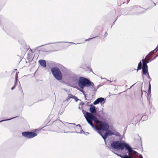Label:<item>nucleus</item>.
I'll use <instances>...</instances> for the list:
<instances>
[{
    "label": "nucleus",
    "mask_w": 158,
    "mask_h": 158,
    "mask_svg": "<svg viewBox=\"0 0 158 158\" xmlns=\"http://www.w3.org/2000/svg\"><path fill=\"white\" fill-rule=\"evenodd\" d=\"M65 72L66 73L70 74L71 76V78L72 79V81L74 82H76L78 81V77L77 75L74 74L73 73L71 72L69 70L66 69Z\"/></svg>",
    "instance_id": "8"
},
{
    "label": "nucleus",
    "mask_w": 158,
    "mask_h": 158,
    "mask_svg": "<svg viewBox=\"0 0 158 158\" xmlns=\"http://www.w3.org/2000/svg\"><path fill=\"white\" fill-rule=\"evenodd\" d=\"M105 99L103 98H97L93 103V104L96 105L99 103H102L105 101Z\"/></svg>",
    "instance_id": "10"
},
{
    "label": "nucleus",
    "mask_w": 158,
    "mask_h": 158,
    "mask_svg": "<svg viewBox=\"0 0 158 158\" xmlns=\"http://www.w3.org/2000/svg\"><path fill=\"white\" fill-rule=\"evenodd\" d=\"M104 79H107L106 78H104Z\"/></svg>",
    "instance_id": "46"
},
{
    "label": "nucleus",
    "mask_w": 158,
    "mask_h": 158,
    "mask_svg": "<svg viewBox=\"0 0 158 158\" xmlns=\"http://www.w3.org/2000/svg\"><path fill=\"white\" fill-rule=\"evenodd\" d=\"M114 135L119 137H121V135L118 132H116L114 133Z\"/></svg>",
    "instance_id": "22"
},
{
    "label": "nucleus",
    "mask_w": 158,
    "mask_h": 158,
    "mask_svg": "<svg viewBox=\"0 0 158 158\" xmlns=\"http://www.w3.org/2000/svg\"><path fill=\"white\" fill-rule=\"evenodd\" d=\"M147 97L148 101L149 102V105H151L152 103H151V102H150L151 95L150 94H149L148 93V94L147 95Z\"/></svg>",
    "instance_id": "17"
},
{
    "label": "nucleus",
    "mask_w": 158,
    "mask_h": 158,
    "mask_svg": "<svg viewBox=\"0 0 158 158\" xmlns=\"http://www.w3.org/2000/svg\"><path fill=\"white\" fill-rule=\"evenodd\" d=\"M51 71L54 77L57 80H61L62 78V73L57 67H54L51 69Z\"/></svg>",
    "instance_id": "4"
},
{
    "label": "nucleus",
    "mask_w": 158,
    "mask_h": 158,
    "mask_svg": "<svg viewBox=\"0 0 158 158\" xmlns=\"http://www.w3.org/2000/svg\"><path fill=\"white\" fill-rule=\"evenodd\" d=\"M99 85H98V86H97V88H95L96 89V91L97 90V89H98V88H99Z\"/></svg>",
    "instance_id": "36"
},
{
    "label": "nucleus",
    "mask_w": 158,
    "mask_h": 158,
    "mask_svg": "<svg viewBox=\"0 0 158 158\" xmlns=\"http://www.w3.org/2000/svg\"><path fill=\"white\" fill-rule=\"evenodd\" d=\"M142 61L143 63V67L142 68H148V66L147 65L148 64L146 61V58L143 59L142 60Z\"/></svg>",
    "instance_id": "14"
},
{
    "label": "nucleus",
    "mask_w": 158,
    "mask_h": 158,
    "mask_svg": "<svg viewBox=\"0 0 158 158\" xmlns=\"http://www.w3.org/2000/svg\"><path fill=\"white\" fill-rule=\"evenodd\" d=\"M22 135L23 136L28 139L32 138L37 135L36 133L29 131L23 132Z\"/></svg>",
    "instance_id": "7"
},
{
    "label": "nucleus",
    "mask_w": 158,
    "mask_h": 158,
    "mask_svg": "<svg viewBox=\"0 0 158 158\" xmlns=\"http://www.w3.org/2000/svg\"><path fill=\"white\" fill-rule=\"evenodd\" d=\"M84 133L86 135H88L89 134V133L88 132H85V133Z\"/></svg>",
    "instance_id": "32"
},
{
    "label": "nucleus",
    "mask_w": 158,
    "mask_h": 158,
    "mask_svg": "<svg viewBox=\"0 0 158 158\" xmlns=\"http://www.w3.org/2000/svg\"><path fill=\"white\" fill-rule=\"evenodd\" d=\"M152 55H151V54L149 55L147 57H146V56L145 58H146V61L147 63L152 61Z\"/></svg>",
    "instance_id": "12"
},
{
    "label": "nucleus",
    "mask_w": 158,
    "mask_h": 158,
    "mask_svg": "<svg viewBox=\"0 0 158 158\" xmlns=\"http://www.w3.org/2000/svg\"><path fill=\"white\" fill-rule=\"evenodd\" d=\"M144 116H142V118H143Z\"/></svg>",
    "instance_id": "45"
},
{
    "label": "nucleus",
    "mask_w": 158,
    "mask_h": 158,
    "mask_svg": "<svg viewBox=\"0 0 158 158\" xmlns=\"http://www.w3.org/2000/svg\"><path fill=\"white\" fill-rule=\"evenodd\" d=\"M104 103H105V102H103V104H104Z\"/></svg>",
    "instance_id": "47"
},
{
    "label": "nucleus",
    "mask_w": 158,
    "mask_h": 158,
    "mask_svg": "<svg viewBox=\"0 0 158 158\" xmlns=\"http://www.w3.org/2000/svg\"><path fill=\"white\" fill-rule=\"evenodd\" d=\"M111 148H110V149L112 151L111 149L112 148L119 150L123 149L125 148V149L128 151L129 155H132L135 156L134 157H132L127 155L123 156L114 152L118 156H120L122 158H143L142 155L133 150L132 148L128 144L126 143L119 141H114L111 143Z\"/></svg>",
    "instance_id": "1"
},
{
    "label": "nucleus",
    "mask_w": 158,
    "mask_h": 158,
    "mask_svg": "<svg viewBox=\"0 0 158 158\" xmlns=\"http://www.w3.org/2000/svg\"><path fill=\"white\" fill-rule=\"evenodd\" d=\"M137 117V116H136L135 117H134V118L133 119H135V118L136 117Z\"/></svg>",
    "instance_id": "41"
},
{
    "label": "nucleus",
    "mask_w": 158,
    "mask_h": 158,
    "mask_svg": "<svg viewBox=\"0 0 158 158\" xmlns=\"http://www.w3.org/2000/svg\"><path fill=\"white\" fill-rule=\"evenodd\" d=\"M156 3H154V6H156Z\"/></svg>",
    "instance_id": "42"
},
{
    "label": "nucleus",
    "mask_w": 158,
    "mask_h": 158,
    "mask_svg": "<svg viewBox=\"0 0 158 158\" xmlns=\"http://www.w3.org/2000/svg\"><path fill=\"white\" fill-rule=\"evenodd\" d=\"M16 117H14L11 118H10V119H6V120H2V121H0V123L4 121H8V120H11V119H12L13 118H16Z\"/></svg>",
    "instance_id": "23"
},
{
    "label": "nucleus",
    "mask_w": 158,
    "mask_h": 158,
    "mask_svg": "<svg viewBox=\"0 0 158 158\" xmlns=\"http://www.w3.org/2000/svg\"><path fill=\"white\" fill-rule=\"evenodd\" d=\"M73 97H74V96H73L72 94H69L68 97L66 98V101H68L70 98H73Z\"/></svg>",
    "instance_id": "19"
},
{
    "label": "nucleus",
    "mask_w": 158,
    "mask_h": 158,
    "mask_svg": "<svg viewBox=\"0 0 158 158\" xmlns=\"http://www.w3.org/2000/svg\"><path fill=\"white\" fill-rule=\"evenodd\" d=\"M40 65L44 67H46L47 66L46 61L44 60H40L39 61Z\"/></svg>",
    "instance_id": "11"
},
{
    "label": "nucleus",
    "mask_w": 158,
    "mask_h": 158,
    "mask_svg": "<svg viewBox=\"0 0 158 158\" xmlns=\"http://www.w3.org/2000/svg\"><path fill=\"white\" fill-rule=\"evenodd\" d=\"M151 93V85L150 81H149L148 89V93L149 94Z\"/></svg>",
    "instance_id": "21"
},
{
    "label": "nucleus",
    "mask_w": 158,
    "mask_h": 158,
    "mask_svg": "<svg viewBox=\"0 0 158 158\" xmlns=\"http://www.w3.org/2000/svg\"><path fill=\"white\" fill-rule=\"evenodd\" d=\"M19 89H22V88H21V85H20V83L19 81Z\"/></svg>",
    "instance_id": "31"
},
{
    "label": "nucleus",
    "mask_w": 158,
    "mask_h": 158,
    "mask_svg": "<svg viewBox=\"0 0 158 158\" xmlns=\"http://www.w3.org/2000/svg\"><path fill=\"white\" fill-rule=\"evenodd\" d=\"M142 68V64L141 62L140 61L138 65V68H137V70H141Z\"/></svg>",
    "instance_id": "16"
},
{
    "label": "nucleus",
    "mask_w": 158,
    "mask_h": 158,
    "mask_svg": "<svg viewBox=\"0 0 158 158\" xmlns=\"http://www.w3.org/2000/svg\"><path fill=\"white\" fill-rule=\"evenodd\" d=\"M142 73L144 75H146L148 73V68H142Z\"/></svg>",
    "instance_id": "13"
},
{
    "label": "nucleus",
    "mask_w": 158,
    "mask_h": 158,
    "mask_svg": "<svg viewBox=\"0 0 158 158\" xmlns=\"http://www.w3.org/2000/svg\"><path fill=\"white\" fill-rule=\"evenodd\" d=\"M72 124H73V125H75L74 123H72Z\"/></svg>",
    "instance_id": "44"
},
{
    "label": "nucleus",
    "mask_w": 158,
    "mask_h": 158,
    "mask_svg": "<svg viewBox=\"0 0 158 158\" xmlns=\"http://www.w3.org/2000/svg\"><path fill=\"white\" fill-rule=\"evenodd\" d=\"M17 85V84H16ZM16 85H14V86L13 87L11 88V89L12 90H13L15 88V86H16Z\"/></svg>",
    "instance_id": "30"
},
{
    "label": "nucleus",
    "mask_w": 158,
    "mask_h": 158,
    "mask_svg": "<svg viewBox=\"0 0 158 158\" xmlns=\"http://www.w3.org/2000/svg\"><path fill=\"white\" fill-rule=\"evenodd\" d=\"M80 133L81 134H82V133H85V132L82 130L81 129V131L80 132Z\"/></svg>",
    "instance_id": "29"
},
{
    "label": "nucleus",
    "mask_w": 158,
    "mask_h": 158,
    "mask_svg": "<svg viewBox=\"0 0 158 158\" xmlns=\"http://www.w3.org/2000/svg\"><path fill=\"white\" fill-rule=\"evenodd\" d=\"M158 56V54H157L156 55L154 58H153L152 59V60H154V59H155L157 56Z\"/></svg>",
    "instance_id": "27"
},
{
    "label": "nucleus",
    "mask_w": 158,
    "mask_h": 158,
    "mask_svg": "<svg viewBox=\"0 0 158 158\" xmlns=\"http://www.w3.org/2000/svg\"><path fill=\"white\" fill-rule=\"evenodd\" d=\"M95 37H93V38H90V39H86L85 40L86 41H89V40H90V39H93L94 38H95Z\"/></svg>",
    "instance_id": "28"
},
{
    "label": "nucleus",
    "mask_w": 158,
    "mask_h": 158,
    "mask_svg": "<svg viewBox=\"0 0 158 158\" xmlns=\"http://www.w3.org/2000/svg\"><path fill=\"white\" fill-rule=\"evenodd\" d=\"M90 113H87V115L90 117L91 123H93L94 120L97 118V117L94 115V114L96 113V110L95 107L92 105L90 106L89 108Z\"/></svg>",
    "instance_id": "5"
},
{
    "label": "nucleus",
    "mask_w": 158,
    "mask_h": 158,
    "mask_svg": "<svg viewBox=\"0 0 158 158\" xmlns=\"http://www.w3.org/2000/svg\"><path fill=\"white\" fill-rule=\"evenodd\" d=\"M82 112L83 114L84 115V116L88 123L90 125H92V123H91V121L90 119V117H89V116H88L87 115V113H89L88 112L86 111L85 110H84L82 109Z\"/></svg>",
    "instance_id": "9"
},
{
    "label": "nucleus",
    "mask_w": 158,
    "mask_h": 158,
    "mask_svg": "<svg viewBox=\"0 0 158 158\" xmlns=\"http://www.w3.org/2000/svg\"><path fill=\"white\" fill-rule=\"evenodd\" d=\"M70 43L72 44H75L74 43H73V42H71Z\"/></svg>",
    "instance_id": "40"
},
{
    "label": "nucleus",
    "mask_w": 158,
    "mask_h": 158,
    "mask_svg": "<svg viewBox=\"0 0 158 158\" xmlns=\"http://www.w3.org/2000/svg\"><path fill=\"white\" fill-rule=\"evenodd\" d=\"M101 111V112H102V113H103V111Z\"/></svg>",
    "instance_id": "43"
},
{
    "label": "nucleus",
    "mask_w": 158,
    "mask_h": 158,
    "mask_svg": "<svg viewBox=\"0 0 158 158\" xmlns=\"http://www.w3.org/2000/svg\"><path fill=\"white\" fill-rule=\"evenodd\" d=\"M77 126H79L80 127H81V125L80 124H78L77 125Z\"/></svg>",
    "instance_id": "39"
},
{
    "label": "nucleus",
    "mask_w": 158,
    "mask_h": 158,
    "mask_svg": "<svg viewBox=\"0 0 158 158\" xmlns=\"http://www.w3.org/2000/svg\"><path fill=\"white\" fill-rule=\"evenodd\" d=\"M85 100H86L87 99L85 95Z\"/></svg>",
    "instance_id": "38"
},
{
    "label": "nucleus",
    "mask_w": 158,
    "mask_h": 158,
    "mask_svg": "<svg viewBox=\"0 0 158 158\" xmlns=\"http://www.w3.org/2000/svg\"><path fill=\"white\" fill-rule=\"evenodd\" d=\"M66 43V42H54V43H48L47 44H45L44 45H41L40 46L38 47V48H40V47H42V46H45V45H48V44H56V43Z\"/></svg>",
    "instance_id": "15"
},
{
    "label": "nucleus",
    "mask_w": 158,
    "mask_h": 158,
    "mask_svg": "<svg viewBox=\"0 0 158 158\" xmlns=\"http://www.w3.org/2000/svg\"><path fill=\"white\" fill-rule=\"evenodd\" d=\"M78 84L79 86L82 89L85 87L91 86V89H93V91H96L94 83L85 77H80Z\"/></svg>",
    "instance_id": "3"
},
{
    "label": "nucleus",
    "mask_w": 158,
    "mask_h": 158,
    "mask_svg": "<svg viewBox=\"0 0 158 158\" xmlns=\"http://www.w3.org/2000/svg\"><path fill=\"white\" fill-rule=\"evenodd\" d=\"M19 73V72H17L15 74V85H16V83L17 82V79L18 78V73Z\"/></svg>",
    "instance_id": "18"
},
{
    "label": "nucleus",
    "mask_w": 158,
    "mask_h": 158,
    "mask_svg": "<svg viewBox=\"0 0 158 158\" xmlns=\"http://www.w3.org/2000/svg\"><path fill=\"white\" fill-rule=\"evenodd\" d=\"M73 98L74 99L76 102H77L78 100H79V99L77 98V97H75V96H74Z\"/></svg>",
    "instance_id": "25"
},
{
    "label": "nucleus",
    "mask_w": 158,
    "mask_h": 158,
    "mask_svg": "<svg viewBox=\"0 0 158 158\" xmlns=\"http://www.w3.org/2000/svg\"><path fill=\"white\" fill-rule=\"evenodd\" d=\"M118 17H117L115 21L113 23V24H114V23H115V22L116 20L117 19H118Z\"/></svg>",
    "instance_id": "35"
},
{
    "label": "nucleus",
    "mask_w": 158,
    "mask_h": 158,
    "mask_svg": "<svg viewBox=\"0 0 158 158\" xmlns=\"http://www.w3.org/2000/svg\"><path fill=\"white\" fill-rule=\"evenodd\" d=\"M81 104V105H84V103L83 102H81L80 103Z\"/></svg>",
    "instance_id": "37"
},
{
    "label": "nucleus",
    "mask_w": 158,
    "mask_h": 158,
    "mask_svg": "<svg viewBox=\"0 0 158 158\" xmlns=\"http://www.w3.org/2000/svg\"><path fill=\"white\" fill-rule=\"evenodd\" d=\"M110 82H111L112 81H110Z\"/></svg>",
    "instance_id": "49"
},
{
    "label": "nucleus",
    "mask_w": 158,
    "mask_h": 158,
    "mask_svg": "<svg viewBox=\"0 0 158 158\" xmlns=\"http://www.w3.org/2000/svg\"><path fill=\"white\" fill-rule=\"evenodd\" d=\"M134 9H136L137 10H139L142 9L141 7L139 6H134L133 7Z\"/></svg>",
    "instance_id": "20"
},
{
    "label": "nucleus",
    "mask_w": 158,
    "mask_h": 158,
    "mask_svg": "<svg viewBox=\"0 0 158 158\" xmlns=\"http://www.w3.org/2000/svg\"><path fill=\"white\" fill-rule=\"evenodd\" d=\"M64 110L63 109H62V110L61 111V110H60L59 112V113H58V115H61V114H62L64 111Z\"/></svg>",
    "instance_id": "24"
},
{
    "label": "nucleus",
    "mask_w": 158,
    "mask_h": 158,
    "mask_svg": "<svg viewBox=\"0 0 158 158\" xmlns=\"http://www.w3.org/2000/svg\"><path fill=\"white\" fill-rule=\"evenodd\" d=\"M98 125V127L95 126L93 124L92 125H90L94 129L96 130L97 132L100 135H102V131H105L107 130L109 128V125L105 121H99L98 118L94 120Z\"/></svg>",
    "instance_id": "2"
},
{
    "label": "nucleus",
    "mask_w": 158,
    "mask_h": 158,
    "mask_svg": "<svg viewBox=\"0 0 158 158\" xmlns=\"http://www.w3.org/2000/svg\"><path fill=\"white\" fill-rule=\"evenodd\" d=\"M147 77L148 78V79H149L150 80V81H151V79L149 76V74L148 73V74H147Z\"/></svg>",
    "instance_id": "26"
},
{
    "label": "nucleus",
    "mask_w": 158,
    "mask_h": 158,
    "mask_svg": "<svg viewBox=\"0 0 158 158\" xmlns=\"http://www.w3.org/2000/svg\"><path fill=\"white\" fill-rule=\"evenodd\" d=\"M110 82H111L112 81H110Z\"/></svg>",
    "instance_id": "48"
},
{
    "label": "nucleus",
    "mask_w": 158,
    "mask_h": 158,
    "mask_svg": "<svg viewBox=\"0 0 158 158\" xmlns=\"http://www.w3.org/2000/svg\"><path fill=\"white\" fill-rule=\"evenodd\" d=\"M56 131V132H62V131H60V130Z\"/></svg>",
    "instance_id": "34"
},
{
    "label": "nucleus",
    "mask_w": 158,
    "mask_h": 158,
    "mask_svg": "<svg viewBox=\"0 0 158 158\" xmlns=\"http://www.w3.org/2000/svg\"><path fill=\"white\" fill-rule=\"evenodd\" d=\"M104 133V135L103 134V133L102 132V135H101L102 138L104 139L105 143L106 145L107 143L106 142V139L108 136H110L112 135H114V133L111 130H107Z\"/></svg>",
    "instance_id": "6"
},
{
    "label": "nucleus",
    "mask_w": 158,
    "mask_h": 158,
    "mask_svg": "<svg viewBox=\"0 0 158 158\" xmlns=\"http://www.w3.org/2000/svg\"><path fill=\"white\" fill-rule=\"evenodd\" d=\"M107 32H106L104 34V36L106 37L107 36Z\"/></svg>",
    "instance_id": "33"
}]
</instances>
